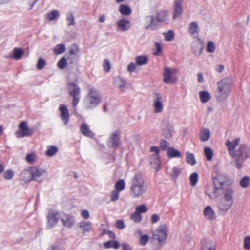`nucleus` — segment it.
Listing matches in <instances>:
<instances>
[{"label":"nucleus","mask_w":250,"mask_h":250,"mask_svg":"<svg viewBox=\"0 0 250 250\" xmlns=\"http://www.w3.org/2000/svg\"><path fill=\"white\" fill-rule=\"evenodd\" d=\"M213 184L214 189L212 193L208 195L210 199H214L224 194L223 197L218 200L217 206L220 210L226 212L233 204L234 191L231 188L225 189L226 182L219 176L213 178Z\"/></svg>","instance_id":"nucleus-1"},{"label":"nucleus","mask_w":250,"mask_h":250,"mask_svg":"<svg viewBox=\"0 0 250 250\" xmlns=\"http://www.w3.org/2000/svg\"><path fill=\"white\" fill-rule=\"evenodd\" d=\"M147 185L145 182L141 173H138L133 177L130 187L132 197L139 198L146 194L147 190Z\"/></svg>","instance_id":"nucleus-2"},{"label":"nucleus","mask_w":250,"mask_h":250,"mask_svg":"<svg viewBox=\"0 0 250 250\" xmlns=\"http://www.w3.org/2000/svg\"><path fill=\"white\" fill-rule=\"evenodd\" d=\"M232 81L227 78L217 83V91L216 99L218 101L222 102L226 100L231 91Z\"/></svg>","instance_id":"nucleus-3"},{"label":"nucleus","mask_w":250,"mask_h":250,"mask_svg":"<svg viewBox=\"0 0 250 250\" xmlns=\"http://www.w3.org/2000/svg\"><path fill=\"white\" fill-rule=\"evenodd\" d=\"M101 101L100 92L95 88H91L84 100L85 108L87 110H92L97 106Z\"/></svg>","instance_id":"nucleus-4"},{"label":"nucleus","mask_w":250,"mask_h":250,"mask_svg":"<svg viewBox=\"0 0 250 250\" xmlns=\"http://www.w3.org/2000/svg\"><path fill=\"white\" fill-rule=\"evenodd\" d=\"M67 87L69 94L73 98L72 104L75 108L80 99L81 89L75 82L68 83Z\"/></svg>","instance_id":"nucleus-5"},{"label":"nucleus","mask_w":250,"mask_h":250,"mask_svg":"<svg viewBox=\"0 0 250 250\" xmlns=\"http://www.w3.org/2000/svg\"><path fill=\"white\" fill-rule=\"evenodd\" d=\"M59 211L55 209H50L48 211L47 218L46 228L48 229H52L54 228L57 224L59 218Z\"/></svg>","instance_id":"nucleus-6"},{"label":"nucleus","mask_w":250,"mask_h":250,"mask_svg":"<svg viewBox=\"0 0 250 250\" xmlns=\"http://www.w3.org/2000/svg\"><path fill=\"white\" fill-rule=\"evenodd\" d=\"M30 170L32 175V180L41 183L44 179V175L46 173V170L37 166L30 167Z\"/></svg>","instance_id":"nucleus-7"},{"label":"nucleus","mask_w":250,"mask_h":250,"mask_svg":"<svg viewBox=\"0 0 250 250\" xmlns=\"http://www.w3.org/2000/svg\"><path fill=\"white\" fill-rule=\"evenodd\" d=\"M120 132L119 130H116L110 134L107 140V145L109 148L116 149L120 146Z\"/></svg>","instance_id":"nucleus-8"},{"label":"nucleus","mask_w":250,"mask_h":250,"mask_svg":"<svg viewBox=\"0 0 250 250\" xmlns=\"http://www.w3.org/2000/svg\"><path fill=\"white\" fill-rule=\"evenodd\" d=\"M167 231L165 225H160L153 233L152 238L158 240L159 243L165 242L167 238Z\"/></svg>","instance_id":"nucleus-9"},{"label":"nucleus","mask_w":250,"mask_h":250,"mask_svg":"<svg viewBox=\"0 0 250 250\" xmlns=\"http://www.w3.org/2000/svg\"><path fill=\"white\" fill-rule=\"evenodd\" d=\"M184 0H174L173 1L172 10V19L175 20L180 18L183 12Z\"/></svg>","instance_id":"nucleus-10"},{"label":"nucleus","mask_w":250,"mask_h":250,"mask_svg":"<svg viewBox=\"0 0 250 250\" xmlns=\"http://www.w3.org/2000/svg\"><path fill=\"white\" fill-rule=\"evenodd\" d=\"M194 38L191 48L195 55L199 56L202 53L204 42L202 39L198 37H194Z\"/></svg>","instance_id":"nucleus-11"},{"label":"nucleus","mask_w":250,"mask_h":250,"mask_svg":"<svg viewBox=\"0 0 250 250\" xmlns=\"http://www.w3.org/2000/svg\"><path fill=\"white\" fill-rule=\"evenodd\" d=\"M153 106L154 112L159 113L163 111L164 105L162 100V96L159 93H155L153 98Z\"/></svg>","instance_id":"nucleus-12"},{"label":"nucleus","mask_w":250,"mask_h":250,"mask_svg":"<svg viewBox=\"0 0 250 250\" xmlns=\"http://www.w3.org/2000/svg\"><path fill=\"white\" fill-rule=\"evenodd\" d=\"M247 146L245 144H241L237 150H235L234 155H231L232 158H243V161H245L250 155L246 151Z\"/></svg>","instance_id":"nucleus-13"},{"label":"nucleus","mask_w":250,"mask_h":250,"mask_svg":"<svg viewBox=\"0 0 250 250\" xmlns=\"http://www.w3.org/2000/svg\"><path fill=\"white\" fill-rule=\"evenodd\" d=\"M60 219L62 225L67 228H72L75 222L74 217L69 214H63L60 216Z\"/></svg>","instance_id":"nucleus-14"},{"label":"nucleus","mask_w":250,"mask_h":250,"mask_svg":"<svg viewBox=\"0 0 250 250\" xmlns=\"http://www.w3.org/2000/svg\"><path fill=\"white\" fill-rule=\"evenodd\" d=\"M144 25L146 29H154L158 26L155 16L148 15L145 17L144 19Z\"/></svg>","instance_id":"nucleus-15"},{"label":"nucleus","mask_w":250,"mask_h":250,"mask_svg":"<svg viewBox=\"0 0 250 250\" xmlns=\"http://www.w3.org/2000/svg\"><path fill=\"white\" fill-rule=\"evenodd\" d=\"M116 25L117 30L121 32L127 31L131 26L130 21L125 18L119 19L116 22Z\"/></svg>","instance_id":"nucleus-16"},{"label":"nucleus","mask_w":250,"mask_h":250,"mask_svg":"<svg viewBox=\"0 0 250 250\" xmlns=\"http://www.w3.org/2000/svg\"><path fill=\"white\" fill-rule=\"evenodd\" d=\"M240 142V138H236L233 141H231L229 140H227L225 144L228 148L229 152L230 155H234V151L236 147L239 144Z\"/></svg>","instance_id":"nucleus-17"},{"label":"nucleus","mask_w":250,"mask_h":250,"mask_svg":"<svg viewBox=\"0 0 250 250\" xmlns=\"http://www.w3.org/2000/svg\"><path fill=\"white\" fill-rule=\"evenodd\" d=\"M62 121L64 125H68L69 120V113L67 107L64 104H61L59 106Z\"/></svg>","instance_id":"nucleus-18"},{"label":"nucleus","mask_w":250,"mask_h":250,"mask_svg":"<svg viewBox=\"0 0 250 250\" xmlns=\"http://www.w3.org/2000/svg\"><path fill=\"white\" fill-rule=\"evenodd\" d=\"M155 18L157 24L158 23L167 24L168 21V13L166 10H161L157 13Z\"/></svg>","instance_id":"nucleus-19"},{"label":"nucleus","mask_w":250,"mask_h":250,"mask_svg":"<svg viewBox=\"0 0 250 250\" xmlns=\"http://www.w3.org/2000/svg\"><path fill=\"white\" fill-rule=\"evenodd\" d=\"M80 131L84 136L90 138H93L95 134L90 129L88 125L86 123H83L80 126Z\"/></svg>","instance_id":"nucleus-20"},{"label":"nucleus","mask_w":250,"mask_h":250,"mask_svg":"<svg viewBox=\"0 0 250 250\" xmlns=\"http://www.w3.org/2000/svg\"><path fill=\"white\" fill-rule=\"evenodd\" d=\"M172 72L170 69L167 67H166L163 73V82L166 84H170L173 83L172 80Z\"/></svg>","instance_id":"nucleus-21"},{"label":"nucleus","mask_w":250,"mask_h":250,"mask_svg":"<svg viewBox=\"0 0 250 250\" xmlns=\"http://www.w3.org/2000/svg\"><path fill=\"white\" fill-rule=\"evenodd\" d=\"M20 177L26 183L31 182L32 180V177L30 168L24 169L20 174Z\"/></svg>","instance_id":"nucleus-22"},{"label":"nucleus","mask_w":250,"mask_h":250,"mask_svg":"<svg viewBox=\"0 0 250 250\" xmlns=\"http://www.w3.org/2000/svg\"><path fill=\"white\" fill-rule=\"evenodd\" d=\"M204 214L209 220H213L215 218L214 211L210 206H208L205 208Z\"/></svg>","instance_id":"nucleus-23"},{"label":"nucleus","mask_w":250,"mask_h":250,"mask_svg":"<svg viewBox=\"0 0 250 250\" xmlns=\"http://www.w3.org/2000/svg\"><path fill=\"white\" fill-rule=\"evenodd\" d=\"M113 82L115 86L118 87L121 90L126 86L125 81L119 76L114 77Z\"/></svg>","instance_id":"nucleus-24"},{"label":"nucleus","mask_w":250,"mask_h":250,"mask_svg":"<svg viewBox=\"0 0 250 250\" xmlns=\"http://www.w3.org/2000/svg\"><path fill=\"white\" fill-rule=\"evenodd\" d=\"M167 155L169 158H179L181 156L180 152L173 147L167 148Z\"/></svg>","instance_id":"nucleus-25"},{"label":"nucleus","mask_w":250,"mask_h":250,"mask_svg":"<svg viewBox=\"0 0 250 250\" xmlns=\"http://www.w3.org/2000/svg\"><path fill=\"white\" fill-rule=\"evenodd\" d=\"M210 136V132L209 129L207 128H204L200 132V139L201 141L205 142L209 139Z\"/></svg>","instance_id":"nucleus-26"},{"label":"nucleus","mask_w":250,"mask_h":250,"mask_svg":"<svg viewBox=\"0 0 250 250\" xmlns=\"http://www.w3.org/2000/svg\"><path fill=\"white\" fill-rule=\"evenodd\" d=\"M152 157L154 161L153 162H150V164L153 168L155 169V172H157L161 169L160 161L157 155H154Z\"/></svg>","instance_id":"nucleus-27"},{"label":"nucleus","mask_w":250,"mask_h":250,"mask_svg":"<svg viewBox=\"0 0 250 250\" xmlns=\"http://www.w3.org/2000/svg\"><path fill=\"white\" fill-rule=\"evenodd\" d=\"M104 247L106 249L114 248L117 249L120 247V244L117 241L109 240L104 243Z\"/></svg>","instance_id":"nucleus-28"},{"label":"nucleus","mask_w":250,"mask_h":250,"mask_svg":"<svg viewBox=\"0 0 250 250\" xmlns=\"http://www.w3.org/2000/svg\"><path fill=\"white\" fill-rule=\"evenodd\" d=\"M199 96L200 100L203 103H206L208 102L211 99L210 94L207 91H201L199 93Z\"/></svg>","instance_id":"nucleus-29"},{"label":"nucleus","mask_w":250,"mask_h":250,"mask_svg":"<svg viewBox=\"0 0 250 250\" xmlns=\"http://www.w3.org/2000/svg\"><path fill=\"white\" fill-rule=\"evenodd\" d=\"M119 11L122 15L125 16H128L131 13V8L127 5L125 4L120 5Z\"/></svg>","instance_id":"nucleus-30"},{"label":"nucleus","mask_w":250,"mask_h":250,"mask_svg":"<svg viewBox=\"0 0 250 250\" xmlns=\"http://www.w3.org/2000/svg\"><path fill=\"white\" fill-rule=\"evenodd\" d=\"M32 132V130L29 128H27L26 129H23L17 131L16 134L18 137H23L24 136L31 135Z\"/></svg>","instance_id":"nucleus-31"},{"label":"nucleus","mask_w":250,"mask_h":250,"mask_svg":"<svg viewBox=\"0 0 250 250\" xmlns=\"http://www.w3.org/2000/svg\"><path fill=\"white\" fill-rule=\"evenodd\" d=\"M79 227L83 229L84 233L88 232L91 229V223L87 221H82L80 223Z\"/></svg>","instance_id":"nucleus-32"},{"label":"nucleus","mask_w":250,"mask_h":250,"mask_svg":"<svg viewBox=\"0 0 250 250\" xmlns=\"http://www.w3.org/2000/svg\"><path fill=\"white\" fill-rule=\"evenodd\" d=\"M58 151V149L55 146H50L47 147L45 154L48 157H52Z\"/></svg>","instance_id":"nucleus-33"},{"label":"nucleus","mask_w":250,"mask_h":250,"mask_svg":"<svg viewBox=\"0 0 250 250\" xmlns=\"http://www.w3.org/2000/svg\"><path fill=\"white\" fill-rule=\"evenodd\" d=\"M199 31V27L198 24L195 22H192L189 25V32L192 36L195 34Z\"/></svg>","instance_id":"nucleus-34"},{"label":"nucleus","mask_w":250,"mask_h":250,"mask_svg":"<svg viewBox=\"0 0 250 250\" xmlns=\"http://www.w3.org/2000/svg\"><path fill=\"white\" fill-rule=\"evenodd\" d=\"M135 61L138 65H143L147 63L148 58L145 56H138L136 57Z\"/></svg>","instance_id":"nucleus-35"},{"label":"nucleus","mask_w":250,"mask_h":250,"mask_svg":"<svg viewBox=\"0 0 250 250\" xmlns=\"http://www.w3.org/2000/svg\"><path fill=\"white\" fill-rule=\"evenodd\" d=\"M186 160L188 164L194 166L196 163V160L193 154L187 152L186 153Z\"/></svg>","instance_id":"nucleus-36"},{"label":"nucleus","mask_w":250,"mask_h":250,"mask_svg":"<svg viewBox=\"0 0 250 250\" xmlns=\"http://www.w3.org/2000/svg\"><path fill=\"white\" fill-rule=\"evenodd\" d=\"M37 155L35 153H31L27 154L25 160L28 164H33L37 161Z\"/></svg>","instance_id":"nucleus-37"},{"label":"nucleus","mask_w":250,"mask_h":250,"mask_svg":"<svg viewBox=\"0 0 250 250\" xmlns=\"http://www.w3.org/2000/svg\"><path fill=\"white\" fill-rule=\"evenodd\" d=\"M24 54V51L22 49L19 48H14L13 49V57L16 60L21 59Z\"/></svg>","instance_id":"nucleus-38"},{"label":"nucleus","mask_w":250,"mask_h":250,"mask_svg":"<svg viewBox=\"0 0 250 250\" xmlns=\"http://www.w3.org/2000/svg\"><path fill=\"white\" fill-rule=\"evenodd\" d=\"M65 50V46L63 44L56 45L53 49V52L55 54H61Z\"/></svg>","instance_id":"nucleus-39"},{"label":"nucleus","mask_w":250,"mask_h":250,"mask_svg":"<svg viewBox=\"0 0 250 250\" xmlns=\"http://www.w3.org/2000/svg\"><path fill=\"white\" fill-rule=\"evenodd\" d=\"M115 190L120 192L125 188V182L123 179L118 180L115 185Z\"/></svg>","instance_id":"nucleus-40"},{"label":"nucleus","mask_w":250,"mask_h":250,"mask_svg":"<svg viewBox=\"0 0 250 250\" xmlns=\"http://www.w3.org/2000/svg\"><path fill=\"white\" fill-rule=\"evenodd\" d=\"M170 176L176 179L182 172V168L178 167H174L172 170Z\"/></svg>","instance_id":"nucleus-41"},{"label":"nucleus","mask_w":250,"mask_h":250,"mask_svg":"<svg viewBox=\"0 0 250 250\" xmlns=\"http://www.w3.org/2000/svg\"><path fill=\"white\" fill-rule=\"evenodd\" d=\"M198 174L197 172H194L191 174L189 177L190 182L192 186H195L198 181Z\"/></svg>","instance_id":"nucleus-42"},{"label":"nucleus","mask_w":250,"mask_h":250,"mask_svg":"<svg viewBox=\"0 0 250 250\" xmlns=\"http://www.w3.org/2000/svg\"><path fill=\"white\" fill-rule=\"evenodd\" d=\"M130 218L135 223H140L142 219L141 215L136 211L132 214Z\"/></svg>","instance_id":"nucleus-43"},{"label":"nucleus","mask_w":250,"mask_h":250,"mask_svg":"<svg viewBox=\"0 0 250 250\" xmlns=\"http://www.w3.org/2000/svg\"><path fill=\"white\" fill-rule=\"evenodd\" d=\"M204 153L205 156L208 161L212 160L213 157V151L210 147H205L204 148Z\"/></svg>","instance_id":"nucleus-44"},{"label":"nucleus","mask_w":250,"mask_h":250,"mask_svg":"<svg viewBox=\"0 0 250 250\" xmlns=\"http://www.w3.org/2000/svg\"><path fill=\"white\" fill-rule=\"evenodd\" d=\"M250 183V178L248 176L244 177L240 182V184L243 188H246Z\"/></svg>","instance_id":"nucleus-45"},{"label":"nucleus","mask_w":250,"mask_h":250,"mask_svg":"<svg viewBox=\"0 0 250 250\" xmlns=\"http://www.w3.org/2000/svg\"><path fill=\"white\" fill-rule=\"evenodd\" d=\"M67 25L68 26L73 25L75 24V19L73 13L71 12H68L67 15Z\"/></svg>","instance_id":"nucleus-46"},{"label":"nucleus","mask_w":250,"mask_h":250,"mask_svg":"<svg viewBox=\"0 0 250 250\" xmlns=\"http://www.w3.org/2000/svg\"><path fill=\"white\" fill-rule=\"evenodd\" d=\"M163 134L167 138H169L172 136L171 127L169 125L166 126L163 129Z\"/></svg>","instance_id":"nucleus-47"},{"label":"nucleus","mask_w":250,"mask_h":250,"mask_svg":"<svg viewBox=\"0 0 250 250\" xmlns=\"http://www.w3.org/2000/svg\"><path fill=\"white\" fill-rule=\"evenodd\" d=\"M59 16V13L57 10H54L52 11L49 14L47 15V18L50 20L52 21L57 19Z\"/></svg>","instance_id":"nucleus-48"},{"label":"nucleus","mask_w":250,"mask_h":250,"mask_svg":"<svg viewBox=\"0 0 250 250\" xmlns=\"http://www.w3.org/2000/svg\"><path fill=\"white\" fill-rule=\"evenodd\" d=\"M79 51V47L76 44H73L70 47L69 55H78Z\"/></svg>","instance_id":"nucleus-49"},{"label":"nucleus","mask_w":250,"mask_h":250,"mask_svg":"<svg viewBox=\"0 0 250 250\" xmlns=\"http://www.w3.org/2000/svg\"><path fill=\"white\" fill-rule=\"evenodd\" d=\"M163 34L165 35V39L167 41H171L174 37V33L172 30H169L166 33H164Z\"/></svg>","instance_id":"nucleus-50"},{"label":"nucleus","mask_w":250,"mask_h":250,"mask_svg":"<svg viewBox=\"0 0 250 250\" xmlns=\"http://www.w3.org/2000/svg\"><path fill=\"white\" fill-rule=\"evenodd\" d=\"M67 64V60L65 57L61 58L58 62V67L61 69H63L65 68Z\"/></svg>","instance_id":"nucleus-51"},{"label":"nucleus","mask_w":250,"mask_h":250,"mask_svg":"<svg viewBox=\"0 0 250 250\" xmlns=\"http://www.w3.org/2000/svg\"><path fill=\"white\" fill-rule=\"evenodd\" d=\"M148 210L147 207L145 205H141L136 207L135 211L140 213H146Z\"/></svg>","instance_id":"nucleus-52"},{"label":"nucleus","mask_w":250,"mask_h":250,"mask_svg":"<svg viewBox=\"0 0 250 250\" xmlns=\"http://www.w3.org/2000/svg\"><path fill=\"white\" fill-rule=\"evenodd\" d=\"M67 59L69 64H76L79 60V56L78 55H69Z\"/></svg>","instance_id":"nucleus-53"},{"label":"nucleus","mask_w":250,"mask_h":250,"mask_svg":"<svg viewBox=\"0 0 250 250\" xmlns=\"http://www.w3.org/2000/svg\"><path fill=\"white\" fill-rule=\"evenodd\" d=\"M207 50L208 52L213 53L215 50V45L212 41L208 42L207 46Z\"/></svg>","instance_id":"nucleus-54"},{"label":"nucleus","mask_w":250,"mask_h":250,"mask_svg":"<svg viewBox=\"0 0 250 250\" xmlns=\"http://www.w3.org/2000/svg\"><path fill=\"white\" fill-rule=\"evenodd\" d=\"M45 65L46 62L43 59L40 58L38 59L37 64V68L38 70L42 69L44 67Z\"/></svg>","instance_id":"nucleus-55"},{"label":"nucleus","mask_w":250,"mask_h":250,"mask_svg":"<svg viewBox=\"0 0 250 250\" xmlns=\"http://www.w3.org/2000/svg\"><path fill=\"white\" fill-rule=\"evenodd\" d=\"M148 239L149 236L147 235H143L140 237L139 239V243L141 245L145 246L147 242L148 241Z\"/></svg>","instance_id":"nucleus-56"},{"label":"nucleus","mask_w":250,"mask_h":250,"mask_svg":"<svg viewBox=\"0 0 250 250\" xmlns=\"http://www.w3.org/2000/svg\"><path fill=\"white\" fill-rule=\"evenodd\" d=\"M119 197V192L115 190H113L111 194L110 199L111 201L113 202L116 201Z\"/></svg>","instance_id":"nucleus-57"},{"label":"nucleus","mask_w":250,"mask_h":250,"mask_svg":"<svg viewBox=\"0 0 250 250\" xmlns=\"http://www.w3.org/2000/svg\"><path fill=\"white\" fill-rule=\"evenodd\" d=\"M202 250H215V248L210 242H208L206 244L203 245Z\"/></svg>","instance_id":"nucleus-58"},{"label":"nucleus","mask_w":250,"mask_h":250,"mask_svg":"<svg viewBox=\"0 0 250 250\" xmlns=\"http://www.w3.org/2000/svg\"><path fill=\"white\" fill-rule=\"evenodd\" d=\"M13 171L10 169L7 170L4 173V177L5 179L7 180H11L13 178Z\"/></svg>","instance_id":"nucleus-59"},{"label":"nucleus","mask_w":250,"mask_h":250,"mask_svg":"<svg viewBox=\"0 0 250 250\" xmlns=\"http://www.w3.org/2000/svg\"><path fill=\"white\" fill-rule=\"evenodd\" d=\"M155 48H156V51L155 52H154V53H153L154 55H156V56L161 55V53H162V48L161 44L158 42H156L155 43Z\"/></svg>","instance_id":"nucleus-60"},{"label":"nucleus","mask_w":250,"mask_h":250,"mask_svg":"<svg viewBox=\"0 0 250 250\" xmlns=\"http://www.w3.org/2000/svg\"><path fill=\"white\" fill-rule=\"evenodd\" d=\"M235 159L236 166L239 169H241L242 167V163L244 162L243 161V158H234Z\"/></svg>","instance_id":"nucleus-61"},{"label":"nucleus","mask_w":250,"mask_h":250,"mask_svg":"<svg viewBox=\"0 0 250 250\" xmlns=\"http://www.w3.org/2000/svg\"><path fill=\"white\" fill-rule=\"evenodd\" d=\"M160 145L161 149L163 150H167L169 143L165 140L163 139L160 141Z\"/></svg>","instance_id":"nucleus-62"},{"label":"nucleus","mask_w":250,"mask_h":250,"mask_svg":"<svg viewBox=\"0 0 250 250\" xmlns=\"http://www.w3.org/2000/svg\"><path fill=\"white\" fill-rule=\"evenodd\" d=\"M103 67L104 70L108 72L110 70V64L109 61L107 59H104V64H103Z\"/></svg>","instance_id":"nucleus-63"},{"label":"nucleus","mask_w":250,"mask_h":250,"mask_svg":"<svg viewBox=\"0 0 250 250\" xmlns=\"http://www.w3.org/2000/svg\"><path fill=\"white\" fill-rule=\"evenodd\" d=\"M244 248L245 249H250V236H247L244 239Z\"/></svg>","instance_id":"nucleus-64"}]
</instances>
